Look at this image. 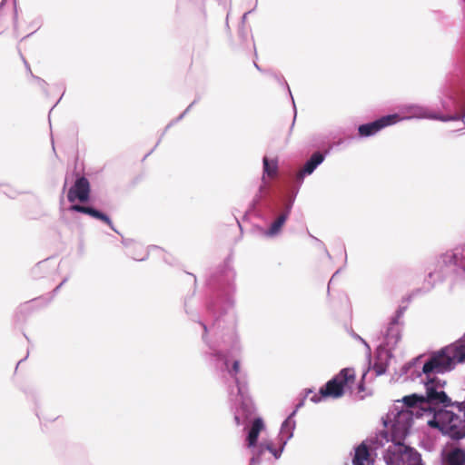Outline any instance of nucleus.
Masks as SVG:
<instances>
[{
  "mask_svg": "<svg viewBox=\"0 0 465 465\" xmlns=\"http://www.w3.org/2000/svg\"><path fill=\"white\" fill-rule=\"evenodd\" d=\"M456 411L440 409L434 411L428 425L439 429L443 434L453 440H460L465 437V405L456 406Z\"/></svg>",
  "mask_w": 465,
  "mask_h": 465,
  "instance_id": "1",
  "label": "nucleus"
},
{
  "mask_svg": "<svg viewBox=\"0 0 465 465\" xmlns=\"http://www.w3.org/2000/svg\"><path fill=\"white\" fill-rule=\"evenodd\" d=\"M355 383V370L353 368H344L320 389L321 397L332 399L341 398L348 391L351 392Z\"/></svg>",
  "mask_w": 465,
  "mask_h": 465,
  "instance_id": "2",
  "label": "nucleus"
},
{
  "mask_svg": "<svg viewBox=\"0 0 465 465\" xmlns=\"http://www.w3.org/2000/svg\"><path fill=\"white\" fill-rule=\"evenodd\" d=\"M455 369L452 360L445 347L430 352L419 373V377L439 378L440 374L450 372Z\"/></svg>",
  "mask_w": 465,
  "mask_h": 465,
  "instance_id": "3",
  "label": "nucleus"
},
{
  "mask_svg": "<svg viewBox=\"0 0 465 465\" xmlns=\"http://www.w3.org/2000/svg\"><path fill=\"white\" fill-rule=\"evenodd\" d=\"M425 387L423 400L427 408H430L431 414H434L435 406L440 404L447 407L450 405V399L443 391L446 381L440 378L420 377Z\"/></svg>",
  "mask_w": 465,
  "mask_h": 465,
  "instance_id": "4",
  "label": "nucleus"
},
{
  "mask_svg": "<svg viewBox=\"0 0 465 465\" xmlns=\"http://www.w3.org/2000/svg\"><path fill=\"white\" fill-rule=\"evenodd\" d=\"M384 458L388 465H420V455L401 442L390 445Z\"/></svg>",
  "mask_w": 465,
  "mask_h": 465,
  "instance_id": "5",
  "label": "nucleus"
},
{
  "mask_svg": "<svg viewBox=\"0 0 465 465\" xmlns=\"http://www.w3.org/2000/svg\"><path fill=\"white\" fill-rule=\"evenodd\" d=\"M400 120L398 114H389L381 117L371 123L361 124L359 126V134L361 136H370L380 132L381 129L396 124Z\"/></svg>",
  "mask_w": 465,
  "mask_h": 465,
  "instance_id": "6",
  "label": "nucleus"
},
{
  "mask_svg": "<svg viewBox=\"0 0 465 465\" xmlns=\"http://www.w3.org/2000/svg\"><path fill=\"white\" fill-rule=\"evenodd\" d=\"M90 192L89 181L84 176H81L75 180L74 185L69 189L67 199L70 203H74L76 200L84 203L89 200Z\"/></svg>",
  "mask_w": 465,
  "mask_h": 465,
  "instance_id": "7",
  "label": "nucleus"
},
{
  "mask_svg": "<svg viewBox=\"0 0 465 465\" xmlns=\"http://www.w3.org/2000/svg\"><path fill=\"white\" fill-rule=\"evenodd\" d=\"M445 348L455 367L458 363L465 362V335Z\"/></svg>",
  "mask_w": 465,
  "mask_h": 465,
  "instance_id": "8",
  "label": "nucleus"
},
{
  "mask_svg": "<svg viewBox=\"0 0 465 465\" xmlns=\"http://www.w3.org/2000/svg\"><path fill=\"white\" fill-rule=\"evenodd\" d=\"M404 404L410 408H417L416 415L417 416H430L431 414L430 408H427L425 404V401L423 400V395L419 394H411L405 396L402 400Z\"/></svg>",
  "mask_w": 465,
  "mask_h": 465,
  "instance_id": "9",
  "label": "nucleus"
},
{
  "mask_svg": "<svg viewBox=\"0 0 465 465\" xmlns=\"http://www.w3.org/2000/svg\"><path fill=\"white\" fill-rule=\"evenodd\" d=\"M324 156L322 153L316 152L311 158L305 163L303 167L296 174V179L299 182H302L305 175L311 174L316 169V167L322 163Z\"/></svg>",
  "mask_w": 465,
  "mask_h": 465,
  "instance_id": "10",
  "label": "nucleus"
},
{
  "mask_svg": "<svg viewBox=\"0 0 465 465\" xmlns=\"http://www.w3.org/2000/svg\"><path fill=\"white\" fill-rule=\"evenodd\" d=\"M71 209L75 212H78V213L88 214V215L92 216L93 218H95L97 220L104 222V223L109 225L111 228H113V223H112L111 219L106 214L101 213L98 210L94 209L93 207L75 204V205H73L71 207Z\"/></svg>",
  "mask_w": 465,
  "mask_h": 465,
  "instance_id": "11",
  "label": "nucleus"
},
{
  "mask_svg": "<svg viewBox=\"0 0 465 465\" xmlns=\"http://www.w3.org/2000/svg\"><path fill=\"white\" fill-rule=\"evenodd\" d=\"M443 465H465V450L450 449L443 458Z\"/></svg>",
  "mask_w": 465,
  "mask_h": 465,
  "instance_id": "12",
  "label": "nucleus"
},
{
  "mask_svg": "<svg viewBox=\"0 0 465 465\" xmlns=\"http://www.w3.org/2000/svg\"><path fill=\"white\" fill-rule=\"evenodd\" d=\"M353 465H370L371 458L368 446L362 442L355 449Z\"/></svg>",
  "mask_w": 465,
  "mask_h": 465,
  "instance_id": "13",
  "label": "nucleus"
},
{
  "mask_svg": "<svg viewBox=\"0 0 465 465\" xmlns=\"http://www.w3.org/2000/svg\"><path fill=\"white\" fill-rule=\"evenodd\" d=\"M264 424L261 418H256L252 424V427L249 430L248 436H247V443L248 447H253L255 446L260 432L263 430Z\"/></svg>",
  "mask_w": 465,
  "mask_h": 465,
  "instance_id": "14",
  "label": "nucleus"
},
{
  "mask_svg": "<svg viewBox=\"0 0 465 465\" xmlns=\"http://www.w3.org/2000/svg\"><path fill=\"white\" fill-rule=\"evenodd\" d=\"M263 163V176H262V182L265 183V175H267L269 178H275L278 175V162L277 160H269L268 157H263L262 159Z\"/></svg>",
  "mask_w": 465,
  "mask_h": 465,
  "instance_id": "15",
  "label": "nucleus"
},
{
  "mask_svg": "<svg viewBox=\"0 0 465 465\" xmlns=\"http://www.w3.org/2000/svg\"><path fill=\"white\" fill-rule=\"evenodd\" d=\"M287 220V213H282L271 225L268 234L269 235H274L278 233L282 227L283 226L284 223Z\"/></svg>",
  "mask_w": 465,
  "mask_h": 465,
  "instance_id": "16",
  "label": "nucleus"
},
{
  "mask_svg": "<svg viewBox=\"0 0 465 465\" xmlns=\"http://www.w3.org/2000/svg\"><path fill=\"white\" fill-rule=\"evenodd\" d=\"M263 449H266L267 450H269L276 459H278L280 457L281 452H282V450H277L276 449H274L272 447V445L270 443L262 444L261 445V452H262Z\"/></svg>",
  "mask_w": 465,
  "mask_h": 465,
  "instance_id": "17",
  "label": "nucleus"
},
{
  "mask_svg": "<svg viewBox=\"0 0 465 465\" xmlns=\"http://www.w3.org/2000/svg\"><path fill=\"white\" fill-rule=\"evenodd\" d=\"M373 370L375 371L377 375H381L386 371V368L382 363H375L373 366Z\"/></svg>",
  "mask_w": 465,
  "mask_h": 465,
  "instance_id": "18",
  "label": "nucleus"
},
{
  "mask_svg": "<svg viewBox=\"0 0 465 465\" xmlns=\"http://www.w3.org/2000/svg\"><path fill=\"white\" fill-rule=\"evenodd\" d=\"M443 262L444 263H456L457 262V255L452 253V254H446L443 256Z\"/></svg>",
  "mask_w": 465,
  "mask_h": 465,
  "instance_id": "19",
  "label": "nucleus"
},
{
  "mask_svg": "<svg viewBox=\"0 0 465 465\" xmlns=\"http://www.w3.org/2000/svg\"><path fill=\"white\" fill-rule=\"evenodd\" d=\"M239 371H240V362L238 361H234L231 373L235 376L239 373Z\"/></svg>",
  "mask_w": 465,
  "mask_h": 465,
  "instance_id": "20",
  "label": "nucleus"
},
{
  "mask_svg": "<svg viewBox=\"0 0 465 465\" xmlns=\"http://www.w3.org/2000/svg\"><path fill=\"white\" fill-rule=\"evenodd\" d=\"M146 256H147V252H145L144 255H143V256L134 253L133 258L137 261H143L145 259Z\"/></svg>",
  "mask_w": 465,
  "mask_h": 465,
  "instance_id": "21",
  "label": "nucleus"
},
{
  "mask_svg": "<svg viewBox=\"0 0 465 465\" xmlns=\"http://www.w3.org/2000/svg\"><path fill=\"white\" fill-rule=\"evenodd\" d=\"M357 390H358V393H361V392L364 391L365 388H364L363 381H361L359 383V385L357 386Z\"/></svg>",
  "mask_w": 465,
  "mask_h": 465,
  "instance_id": "22",
  "label": "nucleus"
},
{
  "mask_svg": "<svg viewBox=\"0 0 465 465\" xmlns=\"http://www.w3.org/2000/svg\"><path fill=\"white\" fill-rule=\"evenodd\" d=\"M436 118L440 119L441 121H449V120H456V119H458L457 117H440V118L436 117Z\"/></svg>",
  "mask_w": 465,
  "mask_h": 465,
  "instance_id": "23",
  "label": "nucleus"
},
{
  "mask_svg": "<svg viewBox=\"0 0 465 465\" xmlns=\"http://www.w3.org/2000/svg\"><path fill=\"white\" fill-rule=\"evenodd\" d=\"M235 420H236L237 424H239V422H240L239 418H238V417H235Z\"/></svg>",
  "mask_w": 465,
  "mask_h": 465,
  "instance_id": "24",
  "label": "nucleus"
},
{
  "mask_svg": "<svg viewBox=\"0 0 465 465\" xmlns=\"http://www.w3.org/2000/svg\"><path fill=\"white\" fill-rule=\"evenodd\" d=\"M263 188H265V184L260 187V190L262 191Z\"/></svg>",
  "mask_w": 465,
  "mask_h": 465,
  "instance_id": "25",
  "label": "nucleus"
}]
</instances>
